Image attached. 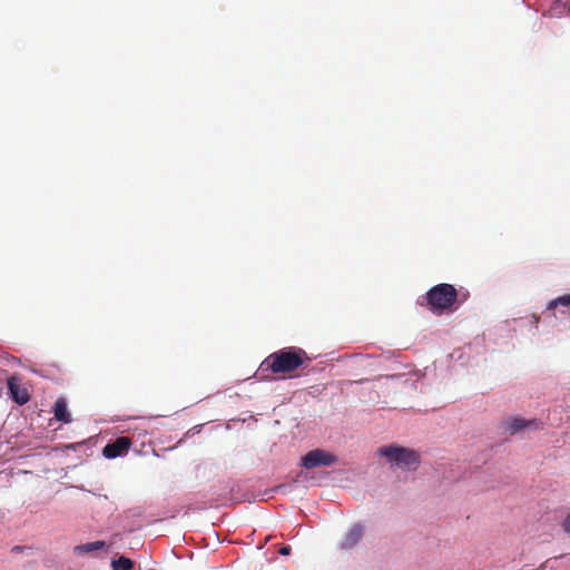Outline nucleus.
<instances>
[{
	"label": "nucleus",
	"instance_id": "nucleus-1",
	"mask_svg": "<svg viewBox=\"0 0 570 570\" xmlns=\"http://www.w3.org/2000/svg\"><path fill=\"white\" fill-rule=\"evenodd\" d=\"M308 360L307 354L299 347H284L269 354L259 365L257 374L262 380L269 377V373H289L297 370Z\"/></svg>",
	"mask_w": 570,
	"mask_h": 570
},
{
	"label": "nucleus",
	"instance_id": "nucleus-2",
	"mask_svg": "<svg viewBox=\"0 0 570 570\" xmlns=\"http://www.w3.org/2000/svg\"><path fill=\"white\" fill-rule=\"evenodd\" d=\"M459 295L458 289L453 285L441 283L426 292L423 297L424 302H421V305H426L432 313L441 315L454 307Z\"/></svg>",
	"mask_w": 570,
	"mask_h": 570
},
{
	"label": "nucleus",
	"instance_id": "nucleus-3",
	"mask_svg": "<svg viewBox=\"0 0 570 570\" xmlns=\"http://www.w3.org/2000/svg\"><path fill=\"white\" fill-rule=\"evenodd\" d=\"M377 454L386 458L392 466L403 470H416L421 462L420 454L415 450L396 444L379 448Z\"/></svg>",
	"mask_w": 570,
	"mask_h": 570
},
{
	"label": "nucleus",
	"instance_id": "nucleus-4",
	"mask_svg": "<svg viewBox=\"0 0 570 570\" xmlns=\"http://www.w3.org/2000/svg\"><path fill=\"white\" fill-rule=\"evenodd\" d=\"M336 461L337 459L334 454L322 449H315L302 456L301 464L305 469H314L317 466L333 465Z\"/></svg>",
	"mask_w": 570,
	"mask_h": 570
},
{
	"label": "nucleus",
	"instance_id": "nucleus-5",
	"mask_svg": "<svg viewBox=\"0 0 570 570\" xmlns=\"http://www.w3.org/2000/svg\"><path fill=\"white\" fill-rule=\"evenodd\" d=\"M365 527L361 523H355L348 528L342 539L337 543L340 550H351L362 540Z\"/></svg>",
	"mask_w": 570,
	"mask_h": 570
},
{
	"label": "nucleus",
	"instance_id": "nucleus-6",
	"mask_svg": "<svg viewBox=\"0 0 570 570\" xmlns=\"http://www.w3.org/2000/svg\"><path fill=\"white\" fill-rule=\"evenodd\" d=\"M9 394L11 399L19 405L28 403L30 400V393L28 389L21 384V380L18 376H11L7 381Z\"/></svg>",
	"mask_w": 570,
	"mask_h": 570
},
{
	"label": "nucleus",
	"instance_id": "nucleus-7",
	"mask_svg": "<svg viewBox=\"0 0 570 570\" xmlns=\"http://www.w3.org/2000/svg\"><path fill=\"white\" fill-rule=\"evenodd\" d=\"M130 446H131L130 439L127 436H120V438H117L114 442L108 443L104 448L102 454L108 459H115L117 456H121L125 453H127V451L129 450Z\"/></svg>",
	"mask_w": 570,
	"mask_h": 570
},
{
	"label": "nucleus",
	"instance_id": "nucleus-8",
	"mask_svg": "<svg viewBox=\"0 0 570 570\" xmlns=\"http://www.w3.org/2000/svg\"><path fill=\"white\" fill-rule=\"evenodd\" d=\"M505 424L509 429L510 434H515L523 429H538L539 421L538 420H525L522 417H511L505 421Z\"/></svg>",
	"mask_w": 570,
	"mask_h": 570
},
{
	"label": "nucleus",
	"instance_id": "nucleus-9",
	"mask_svg": "<svg viewBox=\"0 0 570 570\" xmlns=\"http://www.w3.org/2000/svg\"><path fill=\"white\" fill-rule=\"evenodd\" d=\"M55 417L62 423L71 422V414L68 411L67 402L65 399L59 397L53 405Z\"/></svg>",
	"mask_w": 570,
	"mask_h": 570
},
{
	"label": "nucleus",
	"instance_id": "nucleus-10",
	"mask_svg": "<svg viewBox=\"0 0 570 570\" xmlns=\"http://www.w3.org/2000/svg\"><path fill=\"white\" fill-rule=\"evenodd\" d=\"M111 567L114 570H131L134 562L126 557H120L111 562Z\"/></svg>",
	"mask_w": 570,
	"mask_h": 570
},
{
	"label": "nucleus",
	"instance_id": "nucleus-11",
	"mask_svg": "<svg viewBox=\"0 0 570 570\" xmlns=\"http://www.w3.org/2000/svg\"><path fill=\"white\" fill-rule=\"evenodd\" d=\"M104 547H105L104 541H95V542H89V543H86L82 546H78V547H76V550L83 551V552H91L95 550L102 549Z\"/></svg>",
	"mask_w": 570,
	"mask_h": 570
},
{
	"label": "nucleus",
	"instance_id": "nucleus-12",
	"mask_svg": "<svg viewBox=\"0 0 570 570\" xmlns=\"http://www.w3.org/2000/svg\"><path fill=\"white\" fill-rule=\"evenodd\" d=\"M559 305L569 306L570 305V294L562 295L551 301L548 305L549 309L556 308Z\"/></svg>",
	"mask_w": 570,
	"mask_h": 570
},
{
	"label": "nucleus",
	"instance_id": "nucleus-13",
	"mask_svg": "<svg viewBox=\"0 0 570 570\" xmlns=\"http://www.w3.org/2000/svg\"><path fill=\"white\" fill-rule=\"evenodd\" d=\"M220 490L224 492V498L222 500L217 499V502H222L227 500L229 498V494L233 491L232 482L230 481H223L220 482Z\"/></svg>",
	"mask_w": 570,
	"mask_h": 570
},
{
	"label": "nucleus",
	"instance_id": "nucleus-14",
	"mask_svg": "<svg viewBox=\"0 0 570 570\" xmlns=\"http://www.w3.org/2000/svg\"><path fill=\"white\" fill-rule=\"evenodd\" d=\"M458 292L460 294L458 303H462V302L468 299V297H469V292L468 291H465V292L458 291Z\"/></svg>",
	"mask_w": 570,
	"mask_h": 570
},
{
	"label": "nucleus",
	"instance_id": "nucleus-15",
	"mask_svg": "<svg viewBox=\"0 0 570 570\" xmlns=\"http://www.w3.org/2000/svg\"><path fill=\"white\" fill-rule=\"evenodd\" d=\"M292 551V548L289 546H284L282 547L278 552L282 554V556H288Z\"/></svg>",
	"mask_w": 570,
	"mask_h": 570
},
{
	"label": "nucleus",
	"instance_id": "nucleus-16",
	"mask_svg": "<svg viewBox=\"0 0 570 570\" xmlns=\"http://www.w3.org/2000/svg\"><path fill=\"white\" fill-rule=\"evenodd\" d=\"M563 529H564V531L570 533V514L566 518V520L563 522Z\"/></svg>",
	"mask_w": 570,
	"mask_h": 570
},
{
	"label": "nucleus",
	"instance_id": "nucleus-17",
	"mask_svg": "<svg viewBox=\"0 0 570 570\" xmlns=\"http://www.w3.org/2000/svg\"><path fill=\"white\" fill-rule=\"evenodd\" d=\"M12 550H13V551H19V550H21V547L16 546Z\"/></svg>",
	"mask_w": 570,
	"mask_h": 570
}]
</instances>
